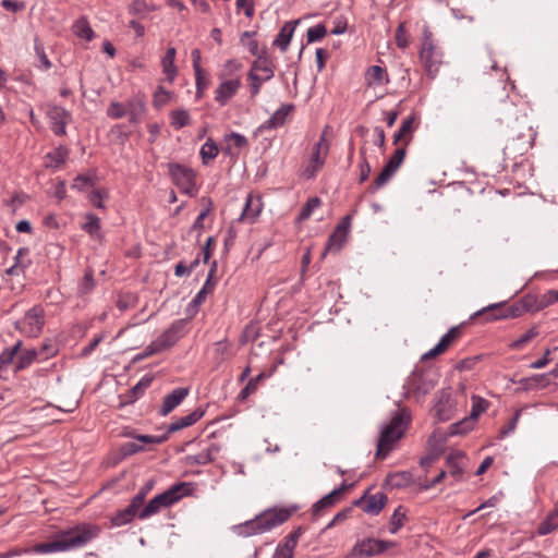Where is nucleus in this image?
<instances>
[{
    "label": "nucleus",
    "instance_id": "22",
    "mask_svg": "<svg viewBox=\"0 0 558 558\" xmlns=\"http://www.w3.org/2000/svg\"><path fill=\"white\" fill-rule=\"evenodd\" d=\"M364 499V496L361 497L355 505L364 504L363 510L369 514H378L387 502V496L384 493H376L368 496L365 501Z\"/></svg>",
    "mask_w": 558,
    "mask_h": 558
},
{
    "label": "nucleus",
    "instance_id": "58",
    "mask_svg": "<svg viewBox=\"0 0 558 558\" xmlns=\"http://www.w3.org/2000/svg\"><path fill=\"white\" fill-rule=\"evenodd\" d=\"M168 439V434L163 435H140L136 436V440L143 445H160Z\"/></svg>",
    "mask_w": 558,
    "mask_h": 558
},
{
    "label": "nucleus",
    "instance_id": "11",
    "mask_svg": "<svg viewBox=\"0 0 558 558\" xmlns=\"http://www.w3.org/2000/svg\"><path fill=\"white\" fill-rule=\"evenodd\" d=\"M186 322L184 319H178L171 324V326L165 330L154 343L160 352L173 347L185 333Z\"/></svg>",
    "mask_w": 558,
    "mask_h": 558
},
{
    "label": "nucleus",
    "instance_id": "9",
    "mask_svg": "<svg viewBox=\"0 0 558 558\" xmlns=\"http://www.w3.org/2000/svg\"><path fill=\"white\" fill-rule=\"evenodd\" d=\"M523 312H526L522 307V300L514 305L505 307L504 303L490 304L487 307L475 313L474 316H485L486 320H495L501 318H515L522 315Z\"/></svg>",
    "mask_w": 558,
    "mask_h": 558
},
{
    "label": "nucleus",
    "instance_id": "57",
    "mask_svg": "<svg viewBox=\"0 0 558 558\" xmlns=\"http://www.w3.org/2000/svg\"><path fill=\"white\" fill-rule=\"evenodd\" d=\"M74 27L75 34L78 37L85 38L86 40H90L93 38L94 32L86 21H78Z\"/></svg>",
    "mask_w": 558,
    "mask_h": 558
},
{
    "label": "nucleus",
    "instance_id": "62",
    "mask_svg": "<svg viewBox=\"0 0 558 558\" xmlns=\"http://www.w3.org/2000/svg\"><path fill=\"white\" fill-rule=\"evenodd\" d=\"M204 414H205V411L202 410L201 408H198V409H195L194 411H192L191 413H189L187 415L179 417V418L182 421V424L185 427H189V426H192L193 424H195L198 420H201Z\"/></svg>",
    "mask_w": 558,
    "mask_h": 558
},
{
    "label": "nucleus",
    "instance_id": "51",
    "mask_svg": "<svg viewBox=\"0 0 558 558\" xmlns=\"http://www.w3.org/2000/svg\"><path fill=\"white\" fill-rule=\"evenodd\" d=\"M395 172L396 171L393 169H390L387 166H385L380 173L374 180L373 190L376 191L384 186L391 179Z\"/></svg>",
    "mask_w": 558,
    "mask_h": 558
},
{
    "label": "nucleus",
    "instance_id": "63",
    "mask_svg": "<svg viewBox=\"0 0 558 558\" xmlns=\"http://www.w3.org/2000/svg\"><path fill=\"white\" fill-rule=\"evenodd\" d=\"M94 184L95 183L92 177L80 174L73 180L72 189L83 191L88 186H93Z\"/></svg>",
    "mask_w": 558,
    "mask_h": 558
},
{
    "label": "nucleus",
    "instance_id": "25",
    "mask_svg": "<svg viewBox=\"0 0 558 558\" xmlns=\"http://www.w3.org/2000/svg\"><path fill=\"white\" fill-rule=\"evenodd\" d=\"M293 110L292 105H282L278 110L274 112V114L265 122L264 128L265 129H277L279 126H282L288 116Z\"/></svg>",
    "mask_w": 558,
    "mask_h": 558
},
{
    "label": "nucleus",
    "instance_id": "18",
    "mask_svg": "<svg viewBox=\"0 0 558 558\" xmlns=\"http://www.w3.org/2000/svg\"><path fill=\"white\" fill-rule=\"evenodd\" d=\"M460 335V330L458 327L450 328L439 340V342L429 351L422 355V360H430L440 354H442L449 345L452 343L454 339H457Z\"/></svg>",
    "mask_w": 558,
    "mask_h": 558
},
{
    "label": "nucleus",
    "instance_id": "50",
    "mask_svg": "<svg viewBox=\"0 0 558 558\" xmlns=\"http://www.w3.org/2000/svg\"><path fill=\"white\" fill-rule=\"evenodd\" d=\"M195 74V86H196V97L201 98L205 92V89L209 85V80L206 76V73L204 70L199 72H194Z\"/></svg>",
    "mask_w": 558,
    "mask_h": 558
},
{
    "label": "nucleus",
    "instance_id": "37",
    "mask_svg": "<svg viewBox=\"0 0 558 558\" xmlns=\"http://www.w3.org/2000/svg\"><path fill=\"white\" fill-rule=\"evenodd\" d=\"M38 351L36 349H26L21 352L15 371H21L32 365L38 359Z\"/></svg>",
    "mask_w": 558,
    "mask_h": 558
},
{
    "label": "nucleus",
    "instance_id": "24",
    "mask_svg": "<svg viewBox=\"0 0 558 558\" xmlns=\"http://www.w3.org/2000/svg\"><path fill=\"white\" fill-rule=\"evenodd\" d=\"M175 54L177 49L174 47H169L161 60L162 71L169 83H173L178 74V68L174 64Z\"/></svg>",
    "mask_w": 558,
    "mask_h": 558
},
{
    "label": "nucleus",
    "instance_id": "34",
    "mask_svg": "<svg viewBox=\"0 0 558 558\" xmlns=\"http://www.w3.org/2000/svg\"><path fill=\"white\" fill-rule=\"evenodd\" d=\"M157 9L155 4H149L144 0H133L128 7L129 13L137 17H144L146 13Z\"/></svg>",
    "mask_w": 558,
    "mask_h": 558
},
{
    "label": "nucleus",
    "instance_id": "29",
    "mask_svg": "<svg viewBox=\"0 0 558 558\" xmlns=\"http://www.w3.org/2000/svg\"><path fill=\"white\" fill-rule=\"evenodd\" d=\"M365 80L369 86L381 85L384 82H389L386 71L379 65H372L368 68L365 74Z\"/></svg>",
    "mask_w": 558,
    "mask_h": 558
},
{
    "label": "nucleus",
    "instance_id": "13",
    "mask_svg": "<svg viewBox=\"0 0 558 558\" xmlns=\"http://www.w3.org/2000/svg\"><path fill=\"white\" fill-rule=\"evenodd\" d=\"M349 488V485L342 483L338 488L331 490L322 499L316 501L312 507L313 517L317 518L323 514V511L333 507L340 499L342 494Z\"/></svg>",
    "mask_w": 558,
    "mask_h": 558
},
{
    "label": "nucleus",
    "instance_id": "42",
    "mask_svg": "<svg viewBox=\"0 0 558 558\" xmlns=\"http://www.w3.org/2000/svg\"><path fill=\"white\" fill-rule=\"evenodd\" d=\"M345 241V236L340 235V233L333 231L328 239L327 245L322 254V257L324 258L328 251H335L338 252L342 247L343 243Z\"/></svg>",
    "mask_w": 558,
    "mask_h": 558
},
{
    "label": "nucleus",
    "instance_id": "55",
    "mask_svg": "<svg viewBox=\"0 0 558 558\" xmlns=\"http://www.w3.org/2000/svg\"><path fill=\"white\" fill-rule=\"evenodd\" d=\"M171 99V93L163 87H158L154 94L153 105L157 108L165 106Z\"/></svg>",
    "mask_w": 558,
    "mask_h": 558
},
{
    "label": "nucleus",
    "instance_id": "5",
    "mask_svg": "<svg viewBox=\"0 0 558 558\" xmlns=\"http://www.w3.org/2000/svg\"><path fill=\"white\" fill-rule=\"evenodd\" d=\"M292 511L286 508L269 509L257 515L253 521L245 524V527L251 533H264L271 529L283 524L291 517Z\"/></svg>",
    "mask_w": 558,
    "mask_h": 558
},
{
    "label": "nucleus",
    "instance_id": "28",
    "mask_svg": "<svg viewBox=\"0 0 558 558\" xmlns=\"http://www.w3.org/2000/svg\"><path fill=\"white\" fill-rule=\"evenodd\" d=\"M251 71H255L257 74L262 72L264 74V80H270L274 76L272 62L266 56H258L253 62Z\"/></svg>",
    "mask_w": 558,
    "mask_h": 558
},
{
    "label": "nucleus",
    "instance_id": "47",
    "mask_svg": "<svg viewBox=\"0 0 558 558\" xmlns=\"http://www.w3.org/2000/svg\"><path fill=\"white\" fill-rule=\"evenodd\" d=\"M320 203L322 202L318 197L310 198L303 206L299 215V220H307L312 216L313 211L320 206Z\"/></svg>",
    "mask_w": 558,
    "mask_h": 558
},
{
    "label": "nucleus",
    "instance_id": "7",
    "mask_svg": "<svg viewBox=\"0 0 558 558\" xmlns=\"http://www.w3.org/2000/svg\"><path fill=\"white\" fill-rule=\"evenodd\" d=\"M395 545L396 544L390 541L364 538L353 546L347 558H369L384 553Z\"/></svg>",
    "mask_w": 558,
    "mask_h": 558
},
{
    "label": "nucleus",
    "instance_id": "2",
    "mask_svg": "<svg viewBox=\"0 0 558 558\" xmlns=\"http://www.w3.org/2000/svg\"><path fill=\"white\" fill-rule=\"evenodd\" d=\"M410 423L411 412L409 409L401 408L392 413L390 422L381 429L377 442V458H386V456L392 450L393 445L403 437Z\"/></svg>",
    "mask_w": 558,
    "mask_h": 558
},
{
    "label": "nucleus",
    "instance_id": "14",
    "mask_svg": "<svg viewBox=\"0 0 558 558\" xmlns=\"http://www.w3.org/2000/svg\"><path fill=\"white\" fill-rule=\"evenodd\" d=\"M263 209V202L259 195L248 194L239 217V221L246 223H254Z\"/></svg>",
    "mask_w": 558,
    "mask_h": 558
},
{
    "label": "nucleus",
    "instance_id": "20",
    "mask_svg": "<svg viewBox=\"0 0 558 558\" xmlns=\"http://www.w3.org/2000/svg\"><path fill=\"white\" fill-rule=\"evenodd\" d=\"M436 416L439 421H448L453 414V400L450 389L440 391L437 403L435 405Z\"/></svg>",
    "mask_w": 558,
    "mask_h": 558
},
{
    "label": "nucleus",
    "instance_id": "54",
    "mask_svg": "<svg viewBox=\"0 0 558 558\" xmlns=\"http://www.w3.org/2000/svg\"><path fill=\"white\" fill-rule=\"evenodd\" d=\"M236 11H244L247 19H252L255 14V0H236Z\"/></svg>",
    "mask_w": 558,
    "mask_h": 558
},
{
    "label": "nucleus",
    "instance_id": "46",
    "mask_svg": "<svg viewBox=\"0 0 558 558\" xmlns=\"http://www.w3.org/2000/svg\"><path fill=\"white\" fill-rule=\"evenodd\" d=\"M396 44L399 48L405 49L410 45V35L405 28V23H400L396 29Z\"/></svg>",
    "mask_w": 558,
    "mask_h": 558
},
{
    "label": "nucleus",
    "instance_id": "12",
    "mask_svg": "<svg viewBox=\"0 0 558 558\" xmlns=\"http://www.w3.org/2000/svg\"><path fill=\"white\" fill-rule=\"evenodd\" d=\"M435 387V381L424 372H413L408 379L409 391L421 397L427 395Z\"/></svg>",
    "mask_w": 558,
    "mask_h": 558
},
{
    "label": "nucleus",
    "instance_id": "8",
    "mask_svg": "<svg viewBox=\"0 0 558 558\" xmlns=\"http://www.w3.org/2000/svg\"><path fill=\"white\" fill-rule=\"evenodd\" d=\"M169 173L173 183L181 190V192L190 196H193L196 193L195 173L191 168L173 163L169 166Z\"/></svg>",
    "mask_w": 558,
    "mask_h": 558
},
{
    "label": "nucleus",
    "instance_id": "23",
    "mask_svg": "<svg viewBox=\"0 0 558 558\" xmlns=\"http://www.w3.org/2000/svg\"><path fill=\"white\" fill-rule=\"evenodd\" d=\"M298 23L299 21H290L284 23L276 36L272 45L278 47L282 52L287 51Z\"/></svg>",
    "mask_w": 558,
    "mask_h": 558
},
{
    "label": "nucleus",
    "instance_id": "15",
    "mask_svg": "<svg viewBox=\"0 0 558 558\" xmlns=\"http://www.w3.org/2000/svg\"><path fill=\"white\" fill-rule=\"evenodd\" d=\"M240 87V78L226 80L221 82L215 90V100L221 107L226 106L229 100L238 93Z\"/></svg>",
    "mask_w": 558,
    "mask_h": 558
},
{
    "label": "nucleus",
    "instance_id": "35",
    "mask_svg": "<svg viewBox=\"0 0 558 558\" xmlns=\"http://www.w3.org/2000/svg\"><path fill=\"white\" fill-rule=\"evenodd\" d=\"M170 123L175 130H180L191 123V116L185 109H177L170 112Z\"/></svg>",
    "mask_w": 558,
    "mask_h": 558
},
{
    "label": "nucleus",
    "instance_id": "39",
    "mask_svg": "<svg viewBox=\"0 0 558 558\" xmlns=\"http://www.w3.org/2000/svg\"><path fill=\"white\" fill-rule=\"evenodd\" d=\"M413 117H408L402 121L400 129L395 134L393 144H398L399 142L404 140V144L408 145L410 138L405 140V136L413 131Z\"/></svg>",
    "mask_w": 558,
    "mask_h": 558
},
{
    "label": "nucleus",
    "instance_id": "40",
    "mask_svg": "<svg viewBox=\"0 0 558 558\" xmlns=\"http://www.w3.org/2000/svg\"><path fill=\"white\" fill-rule=\"evenodd\" d=\"M558 529V515L550 512L546 519L539 523L537 533L542 536L547 535Z\"/></svg>",
    "mask_w": 558,
    "mask_h": 558
},
{
    "label": "nucleus",
    "instance_id": "26",
    "mask_svg": "<svg viewBox=\"0 0 558 558\" xmlns=\"http://www.w3.org/2000/svg\"><path fill=\"white\" fill-rule=\"evenodd\" d=\"M465 457L461 452L450 453L447 457V465L449 469V474L454 478V481H459L463 473Z\"/></svg>",
    "mask_w": 558,
    "mask_h": 558
},
{
    "label": "nucleus",
    "instance_id": "1",
    "mask_svg": "<svg viewBox=\"0 0 558 558\" xmlns=\"http://www.w3.org/2000/svg\"><path fill=\"white\" fill-rule=\"evenodd\" d=\"M99 533V527L96 525H82L68 531L59 533L54 541L48 543H40L33 547V549H13L1 555V558H11L34 551L37 554H49L65 551L73 548H78L90 542Z\"/></svg>",
    "mask_w": 558,
    "mask_h": 558
},
{
    "label": "nucleus",
    "instance_id": "44",
    "mask_svg": "<svg viewBox=\"0 0 558 558\" xmlns=\"http://www.w3.org/2000/svg\"><path fill=\"white\" fill-rule=\"evenodd\" d=\"M213 449L214 447H210L206 450H203L196 454L189 456L187 461L190 464H197V465H204L213 461Z\"/></svg>",
    "mask_w": 558,
    "mask_h": 558
},
{
    "label": "nucleus",
    "instance_id": "53",
    "mask_svg": "<svg viewBox=\"0 0 558 558\" xmlns=\"http://www.w3.org/2000/svg\"><path fill=\"white\" fill-rule=\"evenodd\" d=\"M247 76L251 82V84H250L251 85V95L256 96L260 90L262 84L264 82H266L267 80H264V75L260 76L255 71H251V70H250Z\"/></svg>",
    "mask_w": 558,
    "mask_h": 558
},
{
    "label": "nucleus",
    "instance_id": "27",
    "mask_svg": "<svg viewBox=\"0 0 558 558\" xmlns=\"http://www.w3.org/2000/svg\"><path fill=\"white\" fill-rule=\"evenodd\" d=\"M68 158V149L63 146L54 148L45 156V166L47 168H59Z\"/></svg>",
    "mask_w": 558,
    "mask_h": 558
},
{
    "label": "nucleus",
    "instance_id": "3",
    "mask_svg": "<svg viewBox=\"0 0 558 558\" xmlns=\"http://www.w3.org/2000/svg\"><path fill=\"white\" fill-rule=\"evenodd\" d=\"M418 57L428 75L434 77L442 63V51L427 25H424L422 29V43Z\"/></svg>",
    "mask_w": 558,
    "mask_h": 558
},
{
    "label": "nucleus",
    "instance_id": "30",
    "mask_svg": "<svg viewBox=\"0 0 558 558\" xmlns=\"http://www.w3.org/2000/svg\"><path fill=\"white\" fill-rule=\"evenodd\" d=\"M475 422L470 417H463L461 421L451 424L446 433L447 436L464 435L472 430Z\"/></svg>",
    "mask_w": 558,
    "mask_h": 558
},
{
    "label": "nucleus",
    "instance_id": "38",
    "mask_svg": "<svg viewBox=\"0 0 558 558\" xmlns=\"http://www.w3.org/2000/svg\"><path fill=\"white\" fill-rule=\"evenodd\" d=\"M83 230L93 238H100V219L94 214L86 215V222L83 225Z\"/></svg>",
    "mask_w": 558,
    "mask_h": 558
},
{
    "label": "nucleus",
    "instance_id": "60",
    "mask_svg": "<svg viewBox=\"0 0 558 558\" xmlns=\"http://www.w3.org/2000/svg\"><path fill=\"white\" fill-rule=\"evenodd\" d=\"M265 377L264 373L258 374L255 378L250 379L247 385L240 392L241 399H246L253 391L256 390L257 384Z\"/></svg>",
    "mask_w": 558,
    "mask_h": 558
},
{
    "label": "nucleus",
    "instance_id": "33",
    "mask_svg": "<svg viewBox=\"0 0 558 558\" xmlns=\"http://www.w3.org/2000/svg\"><path fill=\"white\" fill-rule=\"evenodd\" d=\"M137 511L138 508L132 507V502H130V505L126 508L119 510L116 513V515L111 519V522L116 526L128 524L129 522L132 521Z\"/></svg>",
    "mask_w": 558,
    "mask_h": 558
},
{
    "label": "nucleus",
    "instance_id": "31",
    "mask_svg": "<svg viewBox=\"0 0 558 558\" xmlns=\"http://www.w3.org/2000/svg\"><path fill=\"white\" fill-rule=\"evenodd\" d=\"M219 153L218 145L213 138H207L204 145L201 147L199 155L204 165H208L213 161Z\"/></svg>",
    "mask_w": 558,
    "mask_h": 558
},
{
    "label": "nucleus",
    "instance_id": "6",
    "mask_svg": "<svg viewBox=\"0 0 558 558\" xmlns=\"http://www.w3.org/2000/svg\"><path fill=\"white\" fill-rule=\"evenodd\" d=\"M330 144L326 138V131H324L317 143L314 144L311 159L308 165L303 170V177L312 179L325 165L328 156Z\"/></svg>",
    "mask_w": 558,
    "mask_h": 558
},
{
    "label": "nucleus",
    "instance_id": "36",
    "mask_svg": "<svg viewBox=\"0 0 558 558\" xmlns=\"http://www.w3.org/2000/svg\"><path fill=\"white\" fill-rule=\"evenodd\" d=\"M471 400L472 409L469 416L476 423L478 416L488 409L489 402L476 395H473Z\"/></svg>",
    "mask_w": 558,
    "mask_h": 558
},
{
    "label": "nucleus",
    "instance_id": "41",
    "mask_svg": "<svg viewBox=\"0 0 558 558\" xmlns=\"http://www.w3.org/2000/svg\"><path fill=\"white\" fill-rule=\"evenodd\" d=\"M405 520V512L402 510V507H398L390 518L389 532L396 534L404 525Z\"/></svg>",
    "mask_w": 558,
    "mask_h": 558
},
{
    "label": "nucleus",
    "instance_id": "45",
    "mask_svg": "<svg viewBox=\"0 0 558 558\" xmlns=\"http://www.w3.org/2000/svg\"><path fill=\"white\" fill-rule=\"evenodd\" d=\"M22 345V341H17L14 345L11 348L4 349L0 354V365L7 366L12 363L14 356L20 351Z\"/></svg>",
    "mask_w": 558,
    "mask_h": 558
},
{
    "label": "nucleus",
    "instance_id": "64",
    "mask_svg": "<svg viewBox=\"0 0 558 558\" xmlns=\"http://www.w3.org/2000/svg\"><path fill=\"white\" fill-rule=\"evenodd\" d=\"M145 447L143 445H138L135 441L125 442L121 446L120 452L122 456H133L137 452L144 451Z\"/></svg>",
    "mask_w": 558,
    "mask_h": 558
},
{
    "label": "nucleus",
    "instance_id": "19",
    "mask_svg": "<svg viewBox=\"0 0 558 558\" xmlns=\"http://www.w3.org/2000/svg\"><path fill=\"white\" fill-rule=\"evenodd\" d=\"M190 390L185 387H179L166 395L160 407L159 413L162 416L172 412L189 395Z\"/></svg>",
    "mask_w": 558,
    "mask_h": 558
},
{
    "label": "nucleus",
    "instance_id": "48",
    "mask_svg": "<svg viewBox=\"0 0 558 558\" xmlns=\"http://www.w3.org/2000/svg\"><path fill=\"white\" fill-rule=\"evenodd\" d=\"M327 34V29L324 24H317L310 27L306 33L307 41L315 43L322 40Z\"/></svg>",
    "mask_w": 558,
    "mask_h": 558
},
{
    "label": "nucleus",
    "instance_id": "59",
    "mask_svg": "<svg viewBox=\"0 0 558 558\" xmlns=\"http://www.w3.org/2000/svg\"><path fill=\"white\" fill-rule=\"evenodd\" d=\"M108 197V193L106 190H94L88 195L89 202L97 208H105L104 198Z\"/></svg>",
    "mask_w": 558,
    "mask_h": 558
},
{
    "label": "nucleus",
    "instance_id": "16",
    "mask_svg": "<svg viewBox=\"0 0 558 558\" xmlns=\"http://www.w3.org/2000/svg\"><path fill=\"white\" fill-rule=\"evenodd\" d=\"M51 121V130L56 135H64L65 126L71 118L70 113L60 106H53L48 111Z\"/></svg>",
    "mask_w": 558,
    "mask_h": 558
},
{
    "label": "nucleus",
    "instance_id": "4",
    "mask_svg": "<svg viewBox=\"0 0 558 558\" xmlns=\"http://www.w3.org/2000/svg\"><path fill=\"white\" fill-rule=\"evenodd\" d=\"M189 493L186 483H178L172 485L166 492L155 496L146 507L140 512V519H146L153 514L158 513L162 508H167L179 501L184 495Z\"/></svg>",
    "mask_w": 558,
    "mask_h": 558
},
{
    "label": "nucleus",
    "instance_id": "49",
    "mask_svg": "<svg viewBox=\"0 0 558 558\" xmlns=\"http://www.w3.org/2000/svg\"><path fill=\"white\" fill-rule=\"evenodd\" d=\"M107 116L111 119H121L126 114L125 105L119 101H112L107 108Z\"/></svg>",
    "mask_w": 558,
    "mask_h": 558
},
{
    "label": "nucleus",
    "instance_id": "52",
    "mask_svg": "<svg viewBox=\"0 0 558 558\" xmlns=\"http://www.w3.org/2000/svg\"><path fill=\"white\" fill-rule=\"evenodd\" d=\"M404 157L405 147L397 148L385 166L397 171L399 167L402 165Z\"/></svg>",
    "mask_w": 558,
    "mask_h": 558
},
{
    "label": "nucleus",
    "instance_id": "43",
    "mask_svg": "<svg viewBox=\"0 0 558 558\" xmlns=\"http://www.w3.org/2000/svg\"><path fill=\"white\" fill-rule=\"evenodd\" d=\"M538 335V330L536 327L530 328L525 333H523L520 338L512 341L509 344V348L512 350H521L527 342H530L533 338Z\"/></svg>",
    "mask_w": 558,
    "mask_h": 558
},
{
    "label": "nucleus",
    "instance_id": "10",
    "mask_svg": "<svg viewBox=\"0 0 558 558\" xmlns=\"http://www.w3.org/2000/svg\"><path fill=\"white\" fill-rule=\"evenodd\" d=\"M44 326V310L40 307H33L26 312L24 317L16 322V328L28 337H37Z\"/></svg>",
    "mask_w": 558,
    "mask_h": 558
},
{
    "label": "nucleus",
    "instance_id": "32",
    "mask_svg": "<svg viewBox=\"0 0 558 558\" xmlns=\"http://www.w3.org/2000/svg\"><path fill=\"white\" fill-rule=\"evenodd\" d=\"M215 361L221 363L232 356V344L228 340H220L214 344Z\"/></svg>",
    "mask_w": 558,
    "mask_h": 558
},
{
    "label": "nucleus",
    "instance_id": "17",
    "mask_svg": "<svg viewBox=\"0 0 558 558\" xmlns=\"http://www.w3.org/2000/svg\"><path fill=\"white\" fill-rule=\"evenodd\" d=\"M125 108L130 122L133 124L140 123L146 111L145 96L137 94L129 98L125 104Z\"/></svg>",
    "mask_w": 558,
    "mask_h": 558
},
{
    "label": "nucleus",
    "instance_id": "61",
    "mask_svg": "<svg viewBox=\"0 0 558 558\" xmlns=\"http://www.w3.org/2000/svg\"><path fill=\"white\" fill-rule=\"evenodd\" d=\"M151 488H153V483L151 482L146 483L145 486H143L140 489V492L132 498V500H131L132 507H136L140 509L145 500L146 495L148 494V492Z\"/></svg>",
    "mask_w": 558,
    "mask_h": 558
},
{
    "label": "nucleus",
    "instance_id": "56",
    "mask_svg": "<svg viewBox=\"0 0 558 558\" xmlns=\"http://www.w3.org/2000/svg\"><path fill=\"white\" fill-rule=\"evenodd\" d=\"M27 252L28 251L26 248H20L17 251V254L15 256L16 262L14 265H12L10 268L7 269L8 275H11V276L19 275L20 272L23 271V269L26 267V265L21 262V257L26 255Z\"/></svg>",
    "mask_w": 558,
    "mask_h": 558
},
{
    "label": "nucleus",
    "instance_id": "21",
    "mask_svg": "<svg viewBox=\"0 0 558 558\" xmlns=\"http://www.w3.org/2000/svg\"><path fill=\"white\" fill-rule=\"evenodd\" d=\"M550 305L548 291L542 295L526 294L522 298V307L526 310V312H539Z\"/></svg>",
    "mask_w": 558,
    "mask_h": 558
}]
</instances>
